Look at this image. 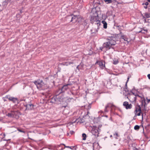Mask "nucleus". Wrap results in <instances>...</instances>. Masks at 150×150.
Segmentation results:
<instances>
[{
    "instance_id": "3",
    "label": "nucleus",
    "mask_w": 150,
    "mask_h": 150,
    "mask_svg": "<svg viewBox=\"0 0 150 150\" xmlns=\"http://www.w3.org/2000/svg\"><path fill=\"white\" fill-rule=\"evenodd\" d=\"M92 130H91V132L92 133L96 136H98L99 134L98 127L96 126H93L92 127Z\"/></svg>"
},
{
    "instance_id": "17",
    "label": "nucleus",
    "mask_w": 150,
    "mask_h": 150,
    "mask_svg": "<svg viewBox=\"0 0 150 150\" xmlns=\"http://www.w3.org/2000/svg\"><path fill=\"white\" fill-rule=\"evenodd\" d=\"M69 85V84H67V85L64 86L62 88V90L63 91H64L65 90H66L68 88V86Z\"/></svg>"
},
{
    "instance_id": "4",
    "label": "nucleus",
    "mask_w": 150,
    "mask_h": 150,
    "mask_svg": "<svg viewBox=\"0 0 150 150\" xmlns=\"http://www.w3.org/2000/svg\"><path fill=\"white\" fill-rule=\"evenodd\" d=\"M134 113L135 116H140L141 113V108L139 106H137L135 108Z\"/></svg>"
},
{
    "instance_id": "7",
    "label": "nucleus",
    "mask_w": 150,
    "mask_h": 150,
    "mask_svg": "<svg viewBox=\"0 0 150 150\" xmlns=\"http://www.w3.org/2000/svg\"><path fill=\"white\" fill-rule=\"evenodd\" d=\"M7 98L8 100L10 101H12L14 103H16L18 102V99L17 98L9 96H7Z\"/></svg>"
},
{
    "instance_id": "10",
    "label": "nucleus",
    "mask_w": 150,
    "mask_h": 150,
    "mask_svg": "<svg viewBox=\"0 0 150 150\" xmlns=\"http://www.w3.org/2000/svg\"><path fill=\"white\" fill-rule=\"evenodd\" d=\"M109 41H108L109 43H110V44L111 45H114L116 44V42L114 40H110L108 39Z\"/></svg>"
},
{
    "instance_id": "27",
    "label": "nucleus",
    "mask_w": 150,
    "mask_h": 150,
    "mask_svg": "<svg viewBox=\"0 0 150 150\" xmlns=\"http://www.w3.org/2000/svg\"><path fill=\"white\" fill-rule=\"evenodd\" d=\"M18 130L20 132H23V133H25V132L23 131L21 129H19Z\"/></svg>"
},
{
    "instance_id": "36",
    "label": "nucleus",
    "mask_w": 150,
    "mask_h": 150,
    "mask_svg": "<svg viewBox=\"0 0 150 150\" xmlns=\"http://www.w3.org/2000/svg\"><path fill=\"white\" fill-rule=\"evenodd\" d=\"M67 147H68V148H70V146H66Z\"/></svg>"
},
{
    "instance_id": "11",
    "label": "nucleus",
    "mask_w": 150,
    "mask_h": 150,
    "mask_svg": "<svg viewBox=\"0 0 150 150\" xmlns=\"http://www.w3.org/2000/svg\"><path fill=\"white\" fill-rule=\"evenodd\" d=\"M114 105L112 103H109L107 105H106L105 107V112H108V111L107 110V109L109 107H111L113 106Z\"/></svg>"
},
{
    "instance_id": "5",
    "label": "nucleus",
    "mask_w": 150,
    "mask_h": 150,
    "mask_svg": "<svg viewBox=\"0 0 150 150\" xmlns=\"http://www.w3.org/2000/svg\"><path fill=\"white\" fill-rule=\"evenodd\" d=\"M123 105L127 109H130L132 107V105L131 104H129L128 103L127 101H125L123 103Z\"/></svg>"
},
{
    "instance_id": "23",
    "label": "nucleus",
    "mask_w": 150,
    "mask_h": 150,
    "mask_svg": "<svg viewBox=\"0 0 150 150\" xmlns=\"http://www.w3.org/2000/svg\"><path fill=\"white\" fill-rule=\"evenodd\" d=\"M105 3L107 4H109L112 2V0H104Z\"/></svg>"
},
{
    "instance_id": "32",
    "label": "nucleus",
    "mask_w": 150,
    "mask_h": 150,
    "mask_svg": "<svg viewBox=\"0 0 150 150\" xmlns=\"http://www.w3.org/2000/svg\"><path fill=\"white\" fill-rule=\"evenodd\" d=\"M129 77H128L127 78V82H126V83H127V82L129 80Z\"/></svg>"
},
{
    "instance_id": "14",
    "label": "nucleus",
    "mask_w": 150,
    "mask_h": 150,
    "mask_svg": "<svg viewBox=\"0 0 150 150\" xmlns=\"http://www.w3.org/2000/svg\"><path fill=\"white\" fill-rule=\"evenodd\" d=\"M147 29H142L141 31H139V33H142L143 34H146L147 33Z\"/></svg>"
},
{
    "instance_id": "25",
    "label": "nucleus",
    "mask_w": 150,
    "mask_h": 150,
    "mask_svg": "<svg viewBox=\"0 0 150 150\" xmlns=\"http://www.w3.org/2000/svg\"><path fill=\"white\" fill-rule=\"evenodd\" d=\"M82 137H83V140H85L86 139V134L84 133H83L82 134Z\"/></svg>"
},
{
    "instance_id": "29",
    "label": "nucleus",
    "mask_w": 150,
    "mask_h": 150,
    "mask_svg": "<svg viewBox=\"0 0 150 150\" xmlns=\"http://www.w3.org/2000/svg\"><path fill=\"white\" fill-rule=\"evenodd\" d=\"M147 77L148 78V79H150V74H149L147 75Z\"/></svg>"
},
{
    "instance_id": "21",
    "label": "nucleus",
    "mask_w": 150,
    "mask_h": 150,
    "mask_svg": "<svg viewBox=\"0 0 150 150\" xmlns=\"http://www.w3.org/2000/svg\"><path fill=\"white\" fill-rule=\"evenodd\" d=\"M144 16L145 18H148L150 17V14L149 13H144Z\"/></svg>"
},
{
    "instance_id": "39",
    "label": "nucleus",
    "mask_w": 150,
    "mask_h": 150,
    "mask_svg": "<svg viewBox=\"0 0 150 150\" xmlns=\"http://www.w3.org/2000/svg\"><path fill=\"white\" fill-rule=\"evenodd\" d=\"M112 137V135H111L110 136V137Z\"/></svg>"
},
{
    "instance_id": "6",
    "label": "nucleus",
    "mask_w": 150,
    "mask_h": 150,
    "mask_svg": "<svg viewBox=\"0 0 150 150\" xmlns=\"http://www.w3.org/2000/svg\"><path fill=\"white\" fill-rule=\"evenodd\" d=\"M98 64L99 67L101 69H103L105 67V62L102 61H97L96 64Z\"/></svg>"
},
{
    "instance_id": "20",
    "label": "nucleus",
    "mask_w": 150,
    "mask_h": 150,
    "mask_svg": "<svg viewBox=\"0 0 150 150\" xmlns=\"http://www.w3.org/2000/svg\"><path fill=\"white\" fill-rule=\"evenodd\" d=\"M143 103H144L145 106L146 105H147L146 99L145 98H144L143 99V100H142V103L143 104H144Z\"/></svg>"
},
{
    "instance_id": "22",
    "label": "nucleus",
    "mask_w": 150,
    "mask_h": 150,
    "mask_svg": "<svg viewBox=\"0 0 150 150\" xmlns=\"http://www.w3.org/2000/svg\"><path fill=\"white\" fill-rule=\"evenodd\" d=\"M119 61L117 59H114L113 60V64H117L118 63Z\"/></svg>"
},
{
    "instance_id": "30",
    "label": "nucleus",
    "mask_w": 150,
    "mask_h": 150,
    "mask_svg": "<svg viewBox=\"0 0 150 150\" xmlns=\"http://www.w3.org/2000/svg\"><path fill=\"white\" fill-rule=\"evenodd\" d=\"M145 4L146 5V6H147L149 4V3L147 2H145Z\"/></svg>"
},
{
    "instance_id": "2",
    "label": "nucleus",
    "mask_w": 150,
    "mask_h": 150,
    "mask_svg": "<svg viewBox=\"0 0 150 150\" xmlns=\"http://www.w3.org/2000/svg\"><path fill=\"white\" fill-rule=\"evenodd\" d=\"M127 98L132 102H135L136 100V96L132 92H131L128 95Z\"/></svg>"
},
{
    "instance_id": "28",
    "label": "nucleus",
    "mask_w": 150,
    "mask_h": 150,
    "mask_svg": "<svg viewBox=\"0 0 150 150\" xmlns=\"http://www.w3.org/2000/svg\"><path fill=\"white\" fill-rule=\"evenodd\" d=\"M146 100H147V104L150 102V99H148L147 98H146Z\"/></svg>"
},
{
    "instance_id": "24",
    "label": "nucleus",
    "mask_w": 150,
    "mask_h": 150,
    "mask_svg": "<svg viewBox=\"0 0 150 150\" xmlns=\"http://www.w3.org/2000/svg\"><path fill=\"white\" fill-rule=\"evenodd\" d=\"M122 39H123L124 41H127L128 42H129L127 41V38L124 35L122 36Z\"/></svg>"
},
{
    "instance_id": "9",
    "label": "nucleus",
    "mask_w": 150,
    "mask_h": 150,
    "mask_svg": "<svg viewBox=\"0 0 150 150\" xmlns=\"http://www.w3.org/2000/svg\"><path fill=\"white\" fill-rule=\"evenodd\" d=\"M110 43H109V41H108L104 43V46H105L106 48L110 49V47L111 46V45H110Z\"/></svg>"
},
{
    "instance_id": "33",
    "label": "nucleus",
    "mask_w": 150,
    "mask_h": 150,
    "mask_svg": "<svg viewBox=\"0 0 150 150\" xmlns=\"http://www.w3.org/2000/svg\"><path fill=\"white\" fill-rule=\"evenodd\" d=\"M134 150H139V149L137 148H135Z\"/></svg>"
},
{
    "instance_id": "1",
    "label": "nucleus",
    "mask_w": 150,
    "mask_h": 150,
    "mask_svg": "<svg viewBox=\"0 0 150 150\" xmlns=\"http://www.w3.org/2000/svg\"><path fill=\"white\" fill-rule=\"evenodd\" d=\"M33 83L36 86L37 88L40 90H44L46 87V85L43 82L42 80L38 79Z\"/></svg>"
},
{
    "instance_id": "12",
    "label": "nucleus",
    "mask_w": 150,
    "mask_h": 150,
    "mask_svg": "<svg viewBox=\"0 0 150 150\" xmlns=\"http://www.w3.org/2000/svg\"><path fill=\"white\" fill-rule=\"evenodd\" d=\"M77 18H79V17H78L77 16H74L73 17H72L70 21L71 22L74 21V22H75V21L76 20Z\"/></svg>"
},
{
    "instance_id": "15",
    "label": "nucleus",
    "mask_w": 150,
    "mask_h": 150,
    "mask_svg": "<svg viewBox=\"0 0 150 150\" xmlns=\"http://www.w3.org/2000/svg\"><path fill=\"white\" fill-rule=\"evenodd\" d=\"M102 23L103 24V28H104L106 29L107 28V23L106 22L104 21H102Z\"/></svg>"
},
{
    "instance_id": "34",
    "label": "nucleus",
    "mask_w": 150,
    "mask_h": 150,
    "mask_svg": "<svg viewBox=\"0 0 150 150\" xmlns=\"http://www.w3.org/2000/svg\"><path fill=\"white\" fill-rule=\"evenodd\" d=\"M144 8H147V6H145L144 7Z\"/></svg>"
},
{
    "instance_id": "13",
    "label": "nucleus",
    "mask_w": 150,
    "mask_h": 150,
    "mask_svg": "<svg viewBox=\"0 0 150 150\" xmlns=\"http://www.w3.org/2000/svg\"><path fill=\"white\" fill-rule=\"evenodd\" d=\"M33 104H28L26 105V108L28 109H32L33 108Z\"/></svg>"
},
{
    "instance_id": "37",
    "label": "nucleus",
    "mask_w": 150,
    "mask_h": 150,
    "mask_svg": "<svg viewBox=\"0 0 150 150\" xmlns=\"http://www.w3.org/2000/svg\"><path fill=\"white\" fill-rule=\"evenodd\" d=\"M148 1L149 2H150V0H148Z\"/></svg>"
},
{
    "instance_id": "26",
    "label": "nucleus",
    "mask_w": 150,
    "mask_h": 150,
    "mask_svg": "<svg viewBox=\"0 0 150 150\" xmlns=\"http://www.w3.org/2000/svg\"><path fill=\"white\" fill-rule=\"evenodd\" d=\"M139 127L138 125H135L134 127V129L135 130H137L139 129Z\"/></svg>"
},
{
    "instance_id": "38",
    "label": "nucleus",
    "mask_w": 150,
    "mask_h": 150,
    "mask_svg": "<svg viewBox=\"0 0 150 150\" xmlns=\"http://www.w3.org/2000/svg\"><path fill=\"white\" fill-rule=\"evenodd\" d=\"M78 67H79V66H78L77 67H76V68H77V69H78Z\"/></svg>"
},
{
    "instance_id": "8",
    "label": "nucleus",
    "mask_w": 150,
    "mask_h": 150,
    "mask_svg": "<svg viewBox=\"0 0 150 150\" xmlns=\"http://www.w3.org/2000/svg\"><path fill=\"white\" fill-rule=\"evenodd\" d=\"M17 113V112L14 111H12L11 113H8L7 115L8 117H15V115Z\"/></svg>"
},
{
    "instance_id": "18",
    "label": "nucleus",
    "mask_w": 150,
    "mask_h": 150,
    "mask_svg": "<svg viewBox=\"0 0 150 150\" xmlns=\"http://www.w3.org/2000/svg\"><path fill=\"white\" fill-rule=\"evenodd\" d=\"M113 136L116 139H118L119 137V135L116 132L113 134Z\"/></svg>"
},
{
    "instance_id": "35",
    "label": "nucleus",
    "mask_w": 150,
    "mask_h": 150,
    "mask_svg": "<svg viewBox=\"0 0 150 150\" xmlns=\"http://www.w3.org/2000/svg\"><path fill=\"white\" fill-rule=\"evenodd\" d=\"M142 119H143V114L142 113Z\"/></svg>"
},
{
    "instance_id": "31",
    "label": "nucleus",
    "mask_w": 150,
    "mask_h": 150,
    "mask_svg": "<svg viewBox=\"0 0 150 150\" xmlns=\"http://www.w3.org/2000/svg\"><path fill=\"white\" fill-rule=\"evenodd\" d=\"M70 134H72L74 133V132L73 131H71L70 132Z\"/></svg>"
},
{
    "instance_id": "19",
    "label": "nucleus",
    "mask_w": 150,
    "mask_h": 150,
    "mask_svg": "<svg viewBox=\"0 0 150 150\" xmlns=\"http://www.w3.org/2000/svg\"><path fill=\"white\" fill-rule=\"evenodd\" d=\"M73 62H67L64 63V65L66 66H68L69 65H70L71 64H73Z\"/></svg>"
},
{
    "instance_id": "16",
    "label": "nucleus",
    "mask_w": 150,
    "mask_h": 150,
    "mask_svg": "<svg viewBox=\"0 0 150 150\" xmlns=\"http://www.w3.org/2000/svg\"><path fill=\"white\" fill-rule=\"evenodd\" d=\"M78 17H79V18H77L76 20L75 21V22H79L80 21H81V20L82 19L79 16H77Z\"/></svg>"
}]
</instances>
